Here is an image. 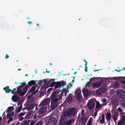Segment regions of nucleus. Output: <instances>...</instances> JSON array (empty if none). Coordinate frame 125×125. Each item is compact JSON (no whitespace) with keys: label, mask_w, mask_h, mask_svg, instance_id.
Returning <instances> with one entry per match:
<instances>
[{"label":"nucleus","mask_w":125,"mask_h":125,"mask_svg":"<svg viewBox=\"0 0 125 125\" xmlns=\"http://www.w3.org/2000/svg\"><path fill=\"white\" fill-rule=\"evenodd\" d=\"M90 91L88 90H85L84 91L83 94L85 97H87L88 96L89 94H90Z\"/></svg>","instance_id":"obj_26"},{"label":"nucleus","mask_w":125,"mask_h":125,"mask_svg":"<svg viewBox=\"0 0 125 125\" xmlns=\"http://www.w3.org/2000/svg\"><path fill=\"white\" fill-rule=\"evenodd\" d=\"M105 91V89L103 87L98 89L96 92V94L97 95H100L104 93Z\"/></svg>","instance_id":"obj_10"},{"label":"nucleus","mask_w":125,"mask_h":125,"mask_svg":"<svg viewBox=\"0 0 125 125\" xmlns=\"http://www.w3.org/2000/svg\"><path fill=\"white\" fill-rule=\"evenodd\" d=\"M62 95L60 94L59 95L58 98H56L54 99H51V109H54L59 104L58 101L59 100L62 98Z\"/></svg>","instance_id":"obj_1"},{"label":"nucleus","mask_w":125,"mask_h":125,"mask_svg":"<svg viewBox=\"0 0 125 125\" xmlns=\"http://www.w3.org/2000/svg\"><path fill=\"white\" fill-rule=\"evenodd\" d=\"M106 101V99H104L102 100V102L103 103H104V102H105Z\"/></svg>","instance_id":"obj_61"},{"label":"nucleus","mask_w":125,"mask_h":125,"mask_svg":"<svg viewBox=\"0 0 125 125\" xmlns=\"http://www.w3.org/2000/svg\"><path fill=\"white\" fill-rule=\"evenodd\" d=\"M116 93L120 98H123L125 97V92L123 90H118L117 91Z\"/></svg>","instance_id":"obj_3"},{"label":"nucleus","mask_w":125,"mask_h":125,"mask_svg":"<svg viewBox=\"0 0 125 125\" xmlns=\"http://www.w3.org/2000/svg\"><path fill=\"white\" fill-rule=\"evenodd\" d=\"M72 86V84L71 83H70L67 86V88H70Z\"/></svg>","instance_id":"obj_46"},{"label":"nucleus","mask_w":125,"mask_h":125,"mask_svg":"<svg viewBox=\"0 0 125 125\" xmlns=\"http://www.w3.org/2000/svg\"><path fill=\"white\" fill-rule=\"evenodd\" d=\"M35 123V121H31L30 124V125H34Z\"/></svg>","instance_id":"obj_55"},{"label":"nucleus","mask_w":125,"mask_h":125,"mask_svg":"<svg viewBox=\"0 0 125 125\" xmlns=\"http://www.w3.org/2000/svg\"><path fill=\"white\" fill-rule=\"evenodd\" d=\"M72 94H70L67 97V101L68 103H69L72 101L73 100Z\"/></svg>","instance_id":"obj_29"},{"label":"nucleus","mask_w":125,"mask_h":125,"mask_svg":"<svg viewBox=\"0 0 125 125\" xmlns=\"http://www.w3.org/2000/svg\"><path fill=\"white\" fill-rule=\"evenodd\" d=\"M14 112H12L6 115L7 119H8L10 117L13 116L14 115Z\"/></svg>","instance_id":"obj_27"},{"label":"nucleus","mask_w":125,"mask_h":125,"mask_svg":"<svg viewBox=\"0 0 125 125\" xmlns=\"http://www.w3.org/2000/svg\"><path fill=\"white\" fill-rule=\"evenodd\" d=\"M13 106H10L7 109L6 111L7 113H9L11 112L14 109Z\"/></svg>","instance_id":"obj_30"},{"label":"nucleus","mask_w":125,"mask_h":125,"mask_svg":"<svg viewBox=\"0 0 125 125\" xmlns=\"http://www.w3.org/2000/svg\"><path fill=\"white\" fill-rule=\"evenodd\" d=\"M105 121V116L104 114H102L101 115V119L99 122V123L103 124Z\"/></svg>","instance_id":"obj_25"},{"label":"nucleus","mask_w":125,"mask_h":125,"mask_svg":"<svg viewBox=\"0 0 125 125\" xmlns=\"http://www.w3.org/2000/svg\"><path fill=\"white\" fill-rule=\"evenodd\" d=\"M118 99L115 97H113L111 99L112 104L114 105V106L116 107L118 105Z\"/></svg>","instance_id":"obj_6"},{"label":"nucleus","mask_w":125,"mask_h":125,"mask_svg":"<svg viewBox=\"0 0 125 125\" xmlns=\"http://www.w3.org/2000/svg\"><path fill=\"white\" fill-rule=\"evenodd\" d=\"M101 106L99 102L97 101L96 103V105L95 108V110H96L97 109L99 108Z\"/></svg>","instance_id":"obj_33"},{"label":"nucleus","mask_w":125,"mask_h":125,"mask_svg":"<svg viewBox=\"0 0 125 125\" xmlns=\"http://www.w3.org/2000/svg\"><path fill=\"white\" fill-rule=\"evenodd\" d=\"M20 99V97L16 95H13L12 97V99L14 102H16L18 101Z\"/></svg>","instance_id":"obj_17"},{"label":"nucleus","mask_w":125,"mask_h":125,"mask_svg":"<svg viewBox=\"0 0 125 125\" xmlns=\"http://www.w3.org/2000/svg\"><path fill=\"white\" fill-rule=\"evenodd\" d=\"M120 102L123 106H125V98L121 99L120 101Z\"/></svg>","instance_id":"obj_34"},{"label":"nucleus","mask_w":125,"mask_h":125,"mask_svg":"<svg viewBox=\"0 0 125 125\" xmlns=\"http://www.w3.org/2000/svg\"><path fill=\"white\" fill-rule=\"evenodd\" d=\"M13 120V119L11 117V118H10L8 120V121L7 122V124H9L10 122V121H12Z\"/></svg>","instance_id":"obj_45"},{"label":"nucleus","mask_w":125,"mask_h":125,"mask_svg":"<svg viewBox=\"0 0 125 125\" xmlns=\"http://www.w3.org/2000/svg\"><path fill=\"white\" fill-rule=\"evenodd\" d=\"M117 110L118 111L120 112H121L122 111V110L121 109V108L120 107L118 108Z\"/></svg>","instance_id":"obj_56"},{"label":"nucleus","mask_w":125,"mask_h":125,"mask_svg":"<svg viewBox=\"0 0 125 125\" xmlns=\"http://www.w3.org/2000/svg\"><path fill=\"white\" fill-rule=\"evenodd\" d=\"M22 85H20L19 86H17L16 88H17V90H18L19 89H21L22 87Z\"/></svg>","instance_id":"obj_47"},{"label":"nucleus","mask_w":125,"mask_h":125,"mask_svg":"<svg viewBox=\"0 0 125 125\" xmlns=\"http://www.w3.org/2000/svg\"><path fill=\"white\" fill-rule=\"evenodd\" d=\"M50 101V100L49 98L45 99L41 103V104L43 106L47 104Z\"/></svg>","instance_id":"obj_13"},{"label":"nucleus","mask_w":125,"mask_h":125,"mask_svg":"<svg viewBox=\"0 0 125 125\" xmlns=\"http://www.w3.org/2000/svg\"><path fill=\"white\" fill-rule=\"evenodd\" d=\"M28 86L27 84L25 86L23 90V91L21 92V95H24L25 94L28 90Z\"/></svg>","instance_id":"obj_16"},{"label":"nucleus","mask_w":125,"mask_h":125,"mask_svg":"<svg viewBox=\"0 0 125 125\" xmlns=\"http://www.w3.org/2000/svg\"><path fill=\"white\" fill-rule=\"evenodd\" d=\"M117 125H125V116H123L122 120L118 121Z\"/></svg>","instance_id":"obj_15"},{"label":"nucleus","mask_w":125,"mask_h":125,"mask_svg":"<svg viewBox=\"0 0 125 125\" xmlns=\"http://www.w3.org/2000/svg\"><path fill=\"white\" fill-rule=\"evenodd\" d=\"M74 120L73 119H71L67 121H66L67 125H71L74 122Z\"/></svg>","instance_id":"obj_28"},{"label":"nucleus","mask_w":125,"mask_h":125,"mask_svg":"<svg viewBox=\"0 0 125 125\" xmlns=\"http://www.w3.org/2000/svg\"><path fill=\"white\" fill-rule=\"evenodd\" d=\"M63 122H61V121H60L59 123L60 125H63Z\"/></svg>","instance_id":"obj_59"},{"label":"nucleus","mask_w":125,"mask_h":125,"mask_svg":"<svg viewBox=\"0 0 125 125\" xmlns=\"http://www.w3.org/2000/svg\"><path fill=\"white\" fill-rule=\"evenodd\" d=\"M86 86L89 87L90 86V85L89 84V82H87V83H86Z\"/></svg>","instance_id":"obj_54"},{"label":"nucleus","mask_w":125,"mask_h":125,"mask_svg":"<svg viewBox=\"0 0 125 125\" xmlns=\"http://www.w3.org/2000/svg\"><path fill=\"white\" fill-rule=\"evenodd\" d=\"M30 122L29 120H24L22 122L21 125H29Z\"/></svg>","instance_id":"obj_31"},{"label":"nucleus","mask_w":125,"mask_h":125,"mask_svg":"<svg viewBox=\"0 0 125 125\" xmlns=\"http://www.w3.org/2000/svg\"><path fill=\"white\" fill-rule=\"evenodd\" d=\"M23 119V117H21V118H20L19 119V120L20 121H21Z\"/></svg>","instance_id":"obj_64"},{"label":"nucleus","mask_w":125,"mask_h":125,"mask_svg":"<svg viewBox=\"0 0 125 125\" xmlns=\"http://www.w3.org/2000/svg\"><path fill=\"white\" fill-rule=\"evenodd\" d=\"M52 89V88H49V89H48L47 90V91H51Z\"/></svg>","instance_id":"obj_62"},{"label":"nucleus","mask_w":125,"mask_h":125,"mask_svg":"<svg viewBox=\"0 0 125 125\" xmlns=\"http://www.w3.org/2000/svg\"><path fill=\"white\" fill-rule=\"evenodd\" d=\"M32 111H30L28 112L27 114L26 115L25 117L26 118L27 117H28L30 116L31 115L32 113Z\"/></svg>","instance_id":"obj_39"},{"label":"nucleus","mask_w":125,"mask_h":125,"mask_svg":"<svg viewBox=\"0 0 125 125\" xmlns=\"http://www.w3.org/2000/svg\"><path fill=\"white\" fill-rule=\"evenodd\" d=\"M121 79H122L125 80V76L114 77H111L109 78V79H110L115 80H119ZM120 81L121 83L125 84V81H124L123 80H120Z\"/></svg>","instance_id":"obj_5"},{"label":"nucleus","mask_w":125,"mask_h":125,"mask_svg":"<svg viewBox=\"0 0 125 125\" xmlns=\"http://www.w3.org/2000/svg\"><path fill=\"white\" fill-rule=\"evenodd\" d=\"M66 114H65V112H64L63 115H62L61 118V119L60 121L61 122H64L65 121L66 119V117L68 116L66 115Z\"/></svg>","instance_id":"obj_24"},{"label":"nucleus","mask_w":125,"mask_h":125,"mask_svg":"<svg viewBox=\"0 0 125 125\" xmlns=\"http://www.w3.org/2000/svg\"><path fill=\"white\" fill-rule=\"evenodd\" d=\"M22 108V105H21L19 106L18 108L17 109L16 112H17V113H19L21 111Z\"/></svg>","instance_id":"obj_38"},{"label":"nucleus","mask_w":125,"mask_h":125,"mask_svg":"<svg viewBox=\"0 0 125 125\" xmlns=\"http://www.w3.org/2000/svg\"><path fill=\"white\" fill-rule=\"evenodd\" d=\"M24 115V114L23 113H21L18 115V117H21L22 116Z\"/></svg>","instance_id":"obj_44"},{"label":"nucleus","mask_w":125,"mask_h":125,"mask_svg":"<svg viewBox=\"0 0 125 125\" xmlns=\"http://www.w3.org/2000/svg\"><path fill=\"white\" fill-rule=\"evenodd\" d=\"M38 81L37 80H31L28 82V84L27 85H28V86L29 85L31 86H32L33 85H36V83Z\"/></svg>","instance_id":"obj_19"},{"label":"nucleus","mask_w":125,"mask_h":125,"mask_svg":"<svg viewBox=\"0 0 125 125\" xmlns=\"http://www.w3.org/2000/svg\"><path fill=\"white\" fill-rule=\"evenodd\" d=\"M42 123L41 121H39L35 125H42Z\"/></svg>","instance_id":"obj_51"},{"label":"nucleus","mask_w":125,"mask_h":125,"mask_svg":"<svg viewBox=\"0 0 125 125\" xmlns=\"http://www.w3.org/2000/svg\"><path fill=\"white\" fill-rule=\"evenodd\" d=\"M16 91V88H14L12 90H11V91L10 92H11V93L12 94H15V93L16 92H15Z\"/></svg>","instance_id":"obj_43"},{"label":"nucleus","mask_w":125,"mask_h":125,"mask_svg":"<svg viewBox=\"0 0 125 125\" xmlns=\"http://www.w3.org/2000/svg\"><path fill=\"white\" fill-rule=\"evenodd\" d=\"M58 93L57 92L55 91H53L50 97L51 100L57 98L56 97L57 96V95Z\"/></svg>","instance_id":"obj_12"},{"label":"nucleus","mask_w":125,"mask_h":125,"mask_svg":"<svg viewBox=\"0 0 125 125\" xmlns=\"http://www.w3.org/2000/svg\"><path fill=\"white\" fill-rule=\"evenodd\" d=\"M42 83L43 82L44 83H46V80L45 79H43V80H42Z\"/></svg>","instance_id":"obj_60"},{"label":"nucleus","mask_w":125,"mask_h":125,"mask_svg":"<svg viewBox=\"0 0 125 125\" xmlns=\"http://www.w3.org/2000/svg\"><path fill=\"white\" fill-rule=\"evenodd\" d=\"M87 66H85V71L86 72H87Z\"/></svg>","instance_id":"obj_57"},{"label":"nucleus","mask_w":125,"mask_h":125,"mask_svg":"<svg viewBox=\"0 0 125 125\" xmlns=\"http://www.w3.org/2000/svg\"><path fill=\"white\" fill-rule=\"evenodd\" d=\"M34 98H31L28 100V102L29 103H31L34 101Z\"/></svg>","instance_id":"obj_41"},{"label":"nucleus","mask_w":125,"mask_h":125,"mask_svg":"<svg viewBox=\"0 0 125 125\" xmlns=\"http://www.w3.org/2000/svg\"><path fill=\"white\" fill-rule=\"evenodd\" d=\"M36 89V87L35 86H33L28 91V93H29L32 92L34 91Z\"/></svg>","instance_id":"obj_32"},{"label":"nucleus","mask_w":125,"mask_h":125,"mask_svg":"<svg viewBox=\"0 0 125 125\" xmlns=\"http://www.w3.org/2000/svg\"><path fill=\"white\" fill-rule=\"evenodd\" d=\"M55 82H52L50 84V86L51 87H54L55 85Z\"/></svg>","instance_id":"obj_40"},{"label":"nucleus","mask_w":125,"mask_h":125,"mask_svg":"<svg viewBox=\"0 0 125 125\" xmlns=\"http://www.w3.org/2000/svg\"><path fill=\"white\" fill-rule=\"evenodd\" d=\"M92 120L90 119H89L86 125H91L92 123Z\"/></svg>","instance_id":"obj_42"},{"label":"nucleus","mask_w":125,"mask_h":125,"mask_svg":"<svg viewBox=\"0 0 125 125\" xmlns=\"http://www.w3.org/2000/svg\"><path fill=\"white\" fill-rule=\"evenodd\" d=\"M38 81V82L37 83V84H40L42 83V80Z\"/></svg>","instance_id":"obj_49"},{"label":"nucleus","mask_w":125,"mask_h":125,"mask_svg":"<svg viewBox=\"0 0 125 125\" xmlns=\"http://www.w3.org/2000/svg\"><path fill=\"white\" fill-rule=\"evenodd\" d=\"M62 84L61 82L60 81L56 82V83L54 89H57L58 88H61V87Z\"/></svg>","instance_id":"obj_20"},{"label":"nucleus","mask_w":125,"mask_h":125,"mask_svg":"<svg viewBox=\"0 0 125 125\" xmlns=\"http://www.w3.org/2000/svg\"><path fill=\"white\" fill-rule=\"evenodd\" d=\"M47 110V108L44 107H42L38 111L39 115H42L45 113Z\"/></svg>","instance_id":"obj_8"},{"label":"nucleus","mask_w":125,"mask_h":125,"mask_svg":"<svg viewBox=\"0 0 125 125\" xmlns=\"http://www.w3.org/2000/svg\"><path fill=\"white\" fill-rule=\"evenodd\" d=\"M98 78L100 79H101V81H103L102 78L101 77H93L91 79H90V81H92L93 80H94L96 79H97Z\"/></svg>","instance_id":"obj_36"},{"label":"nucleus","mask_w":125,"mask_h":125,"mask_svg":"<svg viewBox=\"0 0 125 125\" xmlns=\"http://www.w3.org/2000/svg\"><path fill=\"white\" fill-rule=\"evenodd\" d=\"M36 105V104L35 103H33L26 107V109L28 110H30L33 109Z\"/></svg>","instance_id":"obj_18"},{"label":"nucleus","mask_w":125,"mask_h":125,"mask_svg":"<svg viewBox=\"0 0 125 125\" xmlns=\"http://www.w3.org/2000/svg\"><path fill=\"white\" fill-rule=\"evenodd\" d=\"M105 115L106 120L107 121L109 120V122L111 117V114L110 113H107L106 114H105Z\"/></svg>","instance_id":"obj_22"},{"label":"nucleus","mask_w":125,"mask_h":125,"mask_svg":"<svg viewBox=\"0 0 125 125\" xmlns=\"http://www.w3.org/2000/svg\"><path fill=\"white\" fill-rule=\"evenodd\" d=\"M95 103L94 101L92 100L89 101L87 104V106L89 109H92L94 107Z\"/></svg>","instance_id":"obj_7"},{"label":"nucleus","mask_w":125,"mask_h":125,"mask_svg":"<svg viewBox=\"0 0 125 125\" xmlns=\"http://www.w3.org/2000/svg\"><path fill=\"white\" fill-rule=\"evenodd\" d=\"M22 91V89H19L17 90L16 92V93L19 94V95L20 96H22L23 95H21V91Z\"/></svg>","instance_id":"obj_37"},{"label":"nucleus","mask_w":125,"mask_h":125,"mask_svg":"<svg viewBox=\"0 0 125 125\" xmlns=\"http://www.w3.org/2000/svg\"><path fill=\"white\" fill-rule=\"evenodd\" d=\"M61 83L62 84L61 85H62L61 86L62 87H63L64 85V84L65 83V82H64V81H61Z\"/></svg>","instance_id":"obj_50"},{"label":"nucleus","mask_w":125,"mask_h":125,"mask_svg":"<svg viewBox=\"0 0 125 125\" xmlns=\"http://www.w3.org/2000/svg\"><path fill=\"white\" fill-rule=\"evenodd\" d=\"M76 109L73 107L70 108L68 110V111H66L65 114H66V115L70 116V115L74 116L76 114Z\"/></svg>","instance_id":"obj_2"},{"label":"nucleus","mask_w":125,"mask_h":125,"mask_svg":"<svg viewBox=\"0 0 125 125\" xmlns=\"http://www.w3.org/2000/svg\"><path fill=\"white\" fill-rule=\"evenodd\" d=\"M96 111L97 110H96ZM97 111H95L94 113V116H96L97 115Z\"/></svg>","instance_id":"obj_58"},{"label":"nucleus","mask_w":125,"mask_h":125,"mask_svg":"<svg viewBox=\"0 0 125 125\" xmlns=\"http://www.w3.org/2000/svg\"><path fill=\"white\" fill-rule=\"evenodd\" d=\"M76 98L78 101H80L82 99L81 92L78 91H76L75 92Z\"/></svg>","instance_id":"obj_9"},{"label":"nucleus","mask_w":125,"mask_h":125,"mask_svg":"<svg viewBox=\"0 0 125 125\" xmlns=\"http://www.w3.org/2000/svg\"><path fill=\"white\" fill-rule=\"evenodd\" d=\"M102 83L100 81L94 83L93 84V88L94 89L98 88L100 86Z\"/></svg>","instance_id":"obj_11"},{"label":"nucleus","mask_w":125,"mask_h":125,"mask_svg":"<svg viewBox=\"0 0 125 125\" xmlns=\"http://www.w3.org/2000/svg\"><path fill=\"white\" fill-rule=\"evenodd\" d=\"M89 118L88 116H83L81 117L80 122L81 123V124H79L80 125H85L87 120Z\"/></svg>","instance_id":"obj_4"},{"label":"nucleus","mask_w":125,"mask_h":125,"mask_svg":"<svg viewBox=\"0 0 125 125\" xmlns=\"http://www.w3.org/2000/svg\"><path fill=\"white\" fill-rule=\"evenodd\" d=\"M22 104V102L21 101V100L19 101L18 102V105H21Z\"/></svg>","instance_id":"obj_53"},{"label":"nucleus","mask_w":125,"mask_h":125,"mask_svg":"<svg viewBox=\"0 0 125 125\" xmlns=\"http://www.w3.org/2000/svg\"><path fill=\"white\" fill-rule=\"evenodd\" d=\"M20 84H21V85H22V86H25L26 84V82H25L23 83H19Z\"/></svg>","instance_id":"obj_48"},{"label":"nucleus","mask_w":125,"mask_h":125,"mask_svg":"<svg viewBox=\"0 0 125 125\" xmlns=\"http://www.w3.org/2000/svg\"><path fill=\"white\" fill-rule=\"evenodd\" d=\"M118 113L114 112L112 115V118L113 119L114 122H116L117 118Z\"/></svg>","instance_id":"obj_21"},{"label":"nucleus","mask_w":125,"mask_h":125,"mask_svg":"<svg viewBox=\"0 0 125 125\" xmlns=\"http://www.w3.org/2000/svg\"><path fill=\"white\" fill-rule=\"evenodd\" d=\"M9 56L7 54L5 56V58L6 59H7V58H9Z\"/></svg>","instance_id":"obj_63"},{"label":"nucleus","mask_w":125,"mask_h":125,"mask_svg":"<svg viewBox=\"0 0 125 125\" xmlns=\"http://www.w3.org/2000/svg\"><path fill=\"white\" fill-rule=\"evenodd\" d=\"M81 114L82 115H83L84 114V110L83 109L82 110L81 112Z\"/></svg>","instance_id":"obj_52"},{"label":"nucleus","mask_w":125,"mask_h":125,"mask_svg":"<svg viewBox=\"0 0 125 125\" xmlns=\"http://www.w3.org/2000/svg\"><path fill=\"white\" fill-rule=\"evenodd\" d=\"M119 85V82H116L114 83L113 84V85L114 87H118Z\"/></svg>","instance_id":"obj_35"},{"label":"nucleus","mask_w":125,"mask_h":125,"mask_svg":"<svg viewBox=\"0 0 125 125\" xmlns=\"http://www.w3.org/2000/svg\"><path fill=\"white\" fill-rule=\"evenodd\" d=\"M56 122V118L54 117H52L48 121V123L50 124H51L52 125H55Z\"/></svg>","instance_id":"obj_14"},{"label":"nucleus","mask_w":125,"mask_h":125,"mask_svg":"<svg viewBox=\"0 0 125 125\" xmlns=\"http://www.w3.org/2000/svg\"><path fill=\"white\" fill-rule=\"evenodd\" d=\"M3 89L6 93H9L11 91V90L9 88V87L8 86L4 87Z\"/></svg>","instance_id":"obj_23"}]
</instances>
